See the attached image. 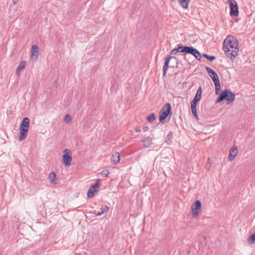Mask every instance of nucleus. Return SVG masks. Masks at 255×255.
<instances>
[{
  "label": "nucleus",
  "instance_id": "1",
  "mask_svg": "<svg viewBox=\"0 0 255 255\" xmlns=\"http://www.w3.org/2000/svg\"><path fill=\"white\" fill-rule=\"evenodd\" d=\"M178 52L185 53L186 54H190L194 56L196 59L200 61L201 59V55L199 51L193 46H182L179 45L177 48H174L171 51V55H175Z\"/></svg>",
  "mask_w": 255,
  "mask_h": 255
},
{
  "label": "nucleus",
  "instance_id": "2",
  "mask_svg": "<svg viewBox=\"0 0 255 255\" xmlns=\"http://www.w3.org/2000/svg\"><path fill=\"white\" fill-rule=\"evenodd\" d=\"M224 100L228 102V104L233 103L235 100V94L232 92L230 89H227L223 90L217 99L216 103H219Z\"/></svg>",
  "mask_w": 255,
  "mask_h": 255
},
{
  "label": "nucleus",
  "instance_id": "3",
  "mask_svg": "<svg viewBox=\"0 0 255 255\" xmlns=\"http://www.w3.org/2000/svg\"><path fill=\"white\" fill-rule=\"evenodd\" d=\"M29 122L30 121L29 119L25 117L22 120L20 126V135L19 136V140L20 141L25 138L27 136L29 126Z\"/></svg>",
  "mask_w": 255,
  "mask_h": 255
},
{
  "label": "nucleus",
  "instance_id": "4",
  "mask_svg": "<svg viewBox=\"0 0 255 255\" xmlns=\"http://www.w3.org/2000/svg\"><path fill=\"white\" fill-rule=\"evenodd\" d=\"M172 115V109L171 105L169 103H167L164 106L159 112V120L160 123H163L166 118L168 116H171Z\"/></svg>",
  "mask_w": 255,
  "mask_h": 255
},
{
  "label": "nucleus",
  "instance_id": "5",
  "mask_svg": "<svg viewBox=\"0 0 255 255\" xmlns=\"http://www.w3.org/2000/svg\"><path fill=\"white\" fill-rule=\"evenodd\" d=\"M238 44L239 42L237 38H235L233 36L230 35L225 39L223 49H224V48H231L232 49L239 48Z\"/></svg>",
  "mask_w": 255,
  "mask_h": 255
},
{
  "label": "nucleus",
  "instance_id": "6",
  "mask_svg": "<svg viewBox=\"0 0 255 255\" xmlns=\"http://www.w3.org/2000/svg\"><path fill=\"white\" fill-rule=\"evenodd\" d=\"M228 2L230 5L231 16H237L239 15L238 6L235 0H229Z\"/></svg>",
  "mask_w": 255,
  "mask_h": 255
},
{
  "label": "nucleus",
  "instance_id": "7",
  "mask_svg": "<svg viewBox=\"0 0 255 255\" xmlns=\"http://www.w3.org/2000/svg\"><path fill=\"white\" fill-rule=\"evenodd\" d=\"M62 160L65 166H68L71 164L72 160V153L70 150L65 149L63 151Z\"/></svg>",
  "mask_w": 255,
  "mask_h": 255
},
{
  "label": "nucleus",
  "instance_id": "8",
  "mask_svg": "<svg viewBox=\"0 0 255 255\" xmlns=\"http://www.w3.org/2000/svg\"><path fill=\"white\" fill-rule=\"evenodd\" d=\"M226 55L231 59H233L238 55L239 52V48L232 49L231 48H224L223 49Z\"/></svg>",
  "mask_w": 255,
  "mask_h": 255
},
{
  "label": "nucleus",
  "instance_id": "9",
  "mask_svg": "<svg viewBox=\"0 0 255 255\" xmlns=\"http://www.w3.org/2000/svg\"><path fill=\"white\" fill-rule=\"evenodd\" d=\"M206 70L210 78L212 79L214 84L220 82L219 77L215 71L209 67H206Z\"/></svg>",
  "mask_w": 255,
  "mask_h": 255
},
{
  "label": "nucleus",
  "instance_id": "10",
  "mask_svg": "<svg viewBox=\"0 0 255 255\" xmlns=\"http://www.w3.org/2000/svg\"><path fill=\"white\" fill-rule=\"evenodd\" d=\"M202 93V89L199 87L196 91L195 97L191 102V106H197L198 102L201 100Z\"/></svg>",
  "mask_w": 255,
  "mask_h": 255
},
{
  "label": "nucleus",
  "instance_id": "11",
  "mask_svg": "<svg viewBox=\"0 0 255 255\" xmlns=\"http://www.w3.org/2000/svg\"><path fill=\"white\" fill-rule=\"evenodd\" d=\"M201 203L199 200H197L194 203L192 206V211L194 216H197L199 214V211L200 210L201 208Z\"/></svg>",
  "mask_w": 255,
  "mask_h": 255
},
{
  "label": "nucleus",
  "instance_id": "12",
  "mask_svg": "<svg viewBox=\"0 0 255 255\" xmlns=\"http://www.w3.org/2000/svg\"><path fill=\"white\" fill-rule=\"evenodd\" d=\"M172 58H174L175 59H176V57L172 56L171 55H168V56H167L165 58L164 66H163V76H165L166 75L167 71V70H168V69L169 68V61Z\"/></svg>",
  "mask_w": 255,
  "mask_h": 255
},
{
  "label": "nucleus",
  "instance_id": "13",
  "mask_svg": "<svg viewBox=\"0 0 255 255\" xmlns=\"http://www.w3.org/2000/svg\"><path fill=\"white\" fill-rule=\"evenodd\" d=\"M238 152V147L234 145L230 150L229 159L230 161H233L235 158Z\"/></svg>",
  "mask_w": 255,
  "mask_h": 255
},
{
  "label": "nucleus",
  "instance_id": "14",
  "mask_svg": "<svg viewBox=\"0 0 255 255\" xmlns=\"http://www.w3.org/2000/svg\"><path fill=\"white\" fill-rule=\"evenodd\" d=\"M100 185L97 182L94 185H92L88 190L87 192V196L89 198H93L95 196V192H96V188H99Z\"/></svg>",
  "mask_w": 255,
  "mask_h": 255
},
{
  "label": "nucleus",
  "instance_id": "15",
  "mask_svg": "<svg viewBox=\"0 0 255 255\" xmlns=\"http://www.w3.org/2000/svg\"><path fill=\"white\" fill-rule=\"evenodd\" d=\"M39 48L36 45H33L31 47V57L32 59L36 60L38 57Z\"/></svg>",
  "mask_w": 255,
  "mask_h": 255
},
{
  "label": "nucleus",
  "instance_id": "16",
  "mask_svg": "<svg viewBox=\"0 0 255 255\" xmlns=\"http://www.w3.org/2000/svg\"><path fill=\"white\" fill-rule=\"evenodd\" d=\"M26 64V62L25 61H22L19 63L16 70V73L17 75H19V73L25 68Z\"/></svg>",
  "mask_w": 255,
  "mask_h": 255
},
{
  "label": "nucleus",
  "instance_id": "17",
  "mask_svg": "<svg viewBox=\"0 0 255 255\" xmlns=\"http://www.w3.org/2000/svg\"><path fill=\"white\" fill-rule=\"evenodd\" d=\"M120 153L118 152H115L113 154L111 158V161L113 163H117L120 161Z\"/></svg>",
  "mask_w": 255,
  "mask_h": 255
},
{
  "label": "nucleus",
  "instance_id": "18",
  "mask_svg": "<svg viewBox=\"0 0 255 255\" xmlns=\"http://www.w3.org/2000/svg\"><path fill=\"white\" fill-rule=\"evenodd\" d=\"M48 179L50 183L56 185V182L55 181L56 180V174L54 172H51L49 173L48 176Z\"/></svg>",
  "mask_w": 255,
  "mask_h": 255
},
{
  "label": "nucleus",
  "instance_id": "19",
  "mask_svg": "<svg viewBox=\"0 0 255 255\" xmlns=\"http://www.w3.org/2000/svg\"><path fill=\"white\" fill-rule=\"evenodd\" d=\"M190 0H178L179 3L183 8L186 9L188 7V3Z\"/></svg>",
  "mask_w": 255,
  "mask_h": 255
},
{
  "label": "nucleus",
  "instance_id": "20",
  "mask_svg": "<svg viewBox=\"0 0 255 255\" xmlns=\"http://www.w3.org/2000/svg\"><path fill=\"white\" fill-rule=\"evenodd\" d=\"M191 110L193 116L197 119H198L197 111V106H191Z\"/></svg>",
  "mask_w": 255,
  "mask_h": 255
},
{
  "label": "nucleus",
  "instance_id": "21",
  "mask_svg": "<svg viewBox=\"0 0 255 255\" xmlns=\"http://www.w3.org/2000/svg\"><path fill=\"white\" fill-rule=\"evenodd\" d=\"M110 209V208L108 207L107 206H105L104 208H101V212H98V213L96 214L97 216H100L103 214H104L105 212H108Z\"/></svg>",
  "mask_w": 255,
  "mask_h": 255
},
{
  "label": "nucleus",
  "instance_id": "22",
  "mask_svg": "<svg viewBox=\"0 0 255 255\" xmlns=\"http://www.w3.org/2000/svg\"><path fill=\"white\" fill-rule=\"evenodd\" d=\"M146 119L150 123L153 122L156 119L155 114L154 113L150 114L147 117Z\"/></svg>",
  "mask_w": 255,
  "mask_h": 255
},
{
  "label": "nucleus",
  "instance_id": "23",
  "mask_svg": "<svg viewBox=\"0 0 255 255\" xmlns=\"http://www.w3.org/2000/svg\"><path fill=\"white\" fill-rule=\"evenodd\" d=\"M248 242L250 245H252L255 242V234H253L250 236L248 239Z\"/></svg>",
  "mask_w": 255,
  "mask_h": 255
},
{
  "label": "nucleus",
  "instance_id": "24",
  "mask_svg": "<svg viewBox=\"0 0 255 255\" xmlns=\"http://www.w3.org/2000/svg\"><path fill=\"white\" fill-rule=\"evenodd\" d=\"M214 84L215 86V93L216 95H219L221 89L220 82L215 83Z\"/></svg>",
  "mask_w": 255,
  "mask_h": 255
},
{
  "label": "nucleus",
  "instance_id": "25",
  "mask_svg": "<svg viewBox=\"0 0 255 255\" xmlns=\"http://www.w3.org/2000/svg\"><path fill=\"white\" fill-rule=\"evenodd\" d=\"M172 138V133L171 132H170L167 135L166 139L165 140V142H166V143H169L170 142H171Z\"/></svg>",
  "mask_w": 255,
  "mask_h": 255
},
{
  "label": "nucleus",
  "instance_id": "26",
  "mask_svg": "<svg viewBox=\"0 0 255 255\" xmlns=\"http://www.w3.org/2000/svg\"><path fill=\"white\" fill-rule=\"evenodd\" d=\"M141 142L143 143H152V138L149 137H147L142 139Z\"/></svg>",
  "mask_w": 255,
  "mask_h": 255
},
{
  "label": "nucleus",
  "instance_id": "27",
  "mask_svg": "<svg viewBox=\"0 0 255 255\" xmlns=\"http://www.w3.org/2000/svg\"><path fill=\"white\" fill-rule=\"evenodd\" d=\"M71 120H72V118H71V116L68 114L65 116L64 119V121L67 123L71 122Z\"/></svg>",
  "mask_w": 255,
  "mask_h": 255
},
{
  "label": "nucleus",
  "instance_id": "28",
  "mask_svg": "<svg viewBox=\"0 0 255 255\" xmlns=\"http://www.w3.org/2000/svg\"><path fill=\"white\" fill-rule=\"evenodd\" d=\"M110 173L109 171L108 170H103L101 172V174L103 176H105V177H106Z\"/></svg>",
  "mask_w": 255,
  "mask_h": 255
},
{
  "label": "nucleus",
  "instance_id": "29",
  "mask_svg": "<svg viewBox=\"0 0 255 255\" xmlns=\"http://www.w3.org/2000/svg\"><path fill=\"white\" fill-rule=\"evenodd\" d=\"M215 59H216V57L215 56L209 55V56L208 57V58L207 59H208V60H209L211 62H212Z\"/></svg>",
  "mask_w": 255,
  "mask_h": 255
},
{
  "label": "nucleus",
  "instance_id": "30",
  "mask_svg": "<svg viewBox=\"0 0 255 255\" xmlns=\"http://www.w3.org/2000/svg\"><path fill=\"white\" fill-rule=\"evenodd\" d=\"M142 130L144 132L147 131L148 130V127L147 126H144L142 128Z\"/></svg>",
  "mask_w": 255,
  "mask_h": 255
},
{
  "label": "nucleus",
  "instance_id": "31",
  "mask_svg": "<svg viewBox=\"0 0 255 255\" xmlns=\"http://www.w3.org/2000/svg\"><path fill=\"white\" fill-rule=\"evenodd\" d=\"M135 131L136 132H140L141 131V129H140V127H136L135 128Z\"/></svg>",
  "mask_w": 255,
  "mask_h": 255
},
{
  "label": "nucleus",
  "instance_id": "32",
  "mask_svg": "<svg viewBox=\"0 0 255 255\" xmlns=\"http://www.w3.org/2000/svg\"><path fill=\"white\" fill-rule=\"evenodd\" d=\"M203 57H205V58L207 59L208 57L209 56V55L207 54L206 53H203L202 54Z\"/></svg>",
  "mask_w": 255,
  "mask_h": 255
},
{
  "label": "nucleus",
  "instance_id": "33",
  "mask_svg": "<svg viewBox=\"0 0 255 255\" xmlns=\"http://www.w3.org/2000/svg\"><path fill=\"white\" fill-rule=\"evenodd\" d=\"M206 167L207 168H209L210 167V164L208 163H207L206 165Z\"/></svg>",
  "mask_w": 255,
  "mask_h": 255
},
{
  "label": "nucleus",
  "instance_id": "34",
  "mask_svg": "<svg viewBox=\"0 0 255 255\" xmlns=\"http://www.w3.org/2000/svg\"><path fill=\"white\" fill-rule=\"evenodd\" d=\"M13 3L14 4L18 2V0H12Z\"/></svg>",
  "mask_w": 255,
  "mask_h": 255
},
{
  "label": "nucleus",
  "instance_id": "35",
  "mask_svg": "<svg viewBox=\"0 0 255 255\" xmlns=\"http://www.w3.org/2000/svg\"><path fill=\"white\" fill-rule=\"evenodd\" d=\"M144 146L145 148H148L150 147V144H144Z\"/></svg>",
  "mask_w": 255,
  "mask_h": 255
},
{
  "label": "nucleus",
  "instance_id": "36",
  "mask_svg": "<svg viewBox=\"0 0 255 255\" xmlns=\"http://www.w3.org/2000/svg\"><path fill=\"white\" fill-rule=\"evenodd\" d=\"M172 1H175L176 0H171Z\"/></svg>",
  "mask_w": 255,
  "mask_h": 255
}]
</instances>
